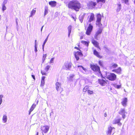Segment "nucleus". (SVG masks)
I'll use <instances>...</instances> for the list:
<instances>
[{
    "label": "nucleus",
    "instance_id": "e433bc0d",
    "mask_svg": "<svg viewBox=\"0 0 135 135\" xmlns=\"http://www.w3.org/2000/svg\"><path fill=\"white\" fill-rule=\"evenodd\" d=\"M88 93L89 94H91L93 93V91L91 90H88Z\"/></svg>",
    "mask_w": 135,
    "mask_h": 135
},
{
    "label": "nucleus",
    "instance_id": "8fccbe9b",
    "mask_svg": "<svg viewBox=\"0 0 135 135\" xmlns=\"http://www.w3.org/2000/svg\"><path fill=\"white\" fill-rule=\"evenodd\" d=\"M77 45L78 46V47L80 49V43H79L77 44Z\"/></svg>",
    "mask_w": 135,
    "mask_h": 135
},
{
    "label": "nucleus",
    "instance_id": "1a4fd4ad",
    "mask_svg": "<svg viewBox=\"0 0 135 135\" xmlns=\"http://www.w3.org/2000/svg\"><path fill=\"white\" fill-rule=\"evenodd\" d=\"M56 88L57 91L61 93L63 91L62 88L61 87V84L59 82H57L55 84Z\"/></svg>",
    "mask_w": 135,
    "mask_h": 135
},
{
    "label": "nucleus",
    "instance_id": "6e6d98bb",
    "mask_svg": "<svg viewBox=\"0 0 135 135\" xmlns=\"http://www.w3.org/2000/svg\"><path fill=\"white\" fill-rule=\"evenodd\" d=\"M43 26H42V27L41 28V31H42V28H43Z\"/></svg>",
    "mask_w": 135,
    "mask_h": 135
},
{
    "label": "nucleus",
    "instance_id": "c85d7f7f",
    "mask_svg": "<svg viewBox=\"0 0 135 135\" xmlns=\"http://www.w3.org/2000/svg\"><path fill=\"white\" fill-rule=\"evenodd\" d=\"M89 90V87L87 86H85L83 88V91L84 92L88 91Z\"/></svg>",
    "mask_w": 135,
    "mask_h": 135
},
{
    "label": "nucleus",
    "instance_id": "052dcab7",
    "mask_svg": "<svg viewBox=\"0 0 135 135\" xmlns=\"http://www.w3.org/2000/svg\"><path fill=\"white\" fill-rule=\"evenodd\" d=\"M134 12H135V10H134Z\"/></svg>",
    "mask_w": 135,
    "mask_h": 135
},
{
    "label": "nucleus",
    "instance_id": "473e14b6",
    "mask_svg": "<svg viewBox=\"0 0 135 135\" xmlns=\"http://www.w3.org/2000/svg\"><path fill=\"white\" fill-rule=\"evenodd\" d=\"M117 5L118 6V7L117 9V11H119L121 9V4H118Z\"/></svg>",
    "mask_w": 135,
    "mask_h": 135
},
{
    "label": "nucleus",
    "instance_id": "37998d69",
    "mask_svg": "<svg viewBox=\"0 0 135 135\" xmlns=\"http://www.w3.org/2000/svg\"><path fill=\"white\" fill-rule=\"evenodd\" d=\"M74 48L76 49L77 50H78L79 51H81L80 49V48L78 47H74Z\"/></svg>",
    "mask_w": 135,
    "mask_h": 135
},
{
    "label": "nucleus",
    "instance_id": "a211bd4d",
    "mask_svg": "<svg viewBox=\"0 0 135 135\" xmlns=\"http://www.w3.org/2000/svg\"><path fill=\"white\" fill-rule=\"evenodd\" d=\"M38 101L37 100V103H36V104H33L32 105V106H31V107L30 108V109L29 112V114H30L31 112H32L33 110V109H34V108H35V107L36 106V105H37L38 104Z\"/></svg>",
    "mask_w": 135,
    "mask_h": 135
},
{
    "label": "nucleus",
    "instance_id": "09e8293b",
    "mask_svg": "<svg viewBox=\"0 0 135 135\" xmlns=\"http://www.w3.org/2000/svg\"><path fill=\"white\" fill-rule=\"evenodd\" d=\"M107 114L106 113H105L104 114V116L105 117H106L107 116Z\"/></svg>",
    "mask_w": 135,
    "mask_h": 135
},
{
    "label": "nucleus",
    "instance_id": "a19ab883",
    "mask_svg": "<svg viewBox=\"0 0 135 135\" xmlns=\"http://www.w3.org/2000/svg\"><path fill=\"white\" fill-rule=\"evenodd\" d=\"M46 54L44 55L43 56V59L44 60H45L46 58Z\"/></svg>",
    "mask_w": 135,
    "mask_h": 135
},
{
    "label": "nucleus",
    "instance_id": "2f4dec72",
    "mask_svg": "<svg viewBox=\"0 0 135 135\" xmlns=\"http://www.w3.org/2000/svg\"><path fill=\"white\" fill-rule=\"evenodd\" d=\"M98 64L99 65L103 67V62L101 60H99L98 61Z\"/></svg>",
    "mask_w": 135,
    "mask_h": 135
},
{
    "label": "nucleus",
    "instance_id": "dca6fc26",
    "mask_svg": "<svg viewBox=\"0 0 135 135\" xmlns=\"http://www.w3.org/2000/svg\"><path fill=\"white\" fill-rule=\"evenodd\" d=\"M91 43L95 47L98 48L100 50H101L100 48L99 45V44L96 41L92 40Z\"/></svg>",
    "mask_w": 135,
    "mask_h": 135
},
{
    "label": "nucleus",
    "instance_id": "5fc2aeb1",
    "mask_svg": "<svg viewBox=\"0 0 135 135\" xmlns=\"http://www.w3.org/2000/svg\"><path fill=\"white\" fill-rule=\"evenodd\" d=\"M101 6H102V5L101 4L100 5V7H97V8H100V7H101Z\"/></svg>",
    "mask_w": 135,
    "mask_h": 135
},
{
    "label": "nucleus",
    "instance_id": "f257e3e1",
    "mask_svg": "<svg viewBox=\"0 0 135 135\" xmlns=\"http://www.w3.org/2000/svg\"><path fill=\"white\" fill-rule=\"evenodd\" d=\"M68 8L78 11L81 7V4L78 1L73 0L70 1L68 4Z\"/></svg>",
    "mask_w": 135,
    "mask_h": 135
},
{
    "label": "nucleus",
    "instance_id": "20e7f679",
    "mask_svg": "<svg viewBox=\"0 0 135 135\" xmlns=\"http://www.w3.org/2000/svg\"><path fill=\"white\" fill-rule=\"evenodd\" d=\"M93 26L91 23L89 24L85 32V34L88 35H90L92 31Z\"/></svg>",
    "mask_w": 135,
    "mask_h": 135
},
{
    "label": "nucleus",
    "instance_id": "f704fd0d",
    "mask_svg": "<svg viewBox=\"0 0 135 135\" xmlns=\"http://www.w3.org/2000/svg\"><path fill=\"white\" fill-rule=\"evenodd\" d=\"M48 13V10H47V7H46L45 8V11L44 13V15H45L47 13Z\"/></svg>",
    "mask_w": 135,
    "mask_h": 135
},
{
    "label": "nucleus",
    "instance_id": "9b49d317",
    "mask_svg": "<svg viewBox=\"0 0 135 135\" xmlns=\"http://www.w3.org/2000/svg\"><path fill=\"white\" fill-rule=\"evenodd\" d=\"M51 66L50 65H47L44 69L45 70H41V73L42 75H46V72H47L50 69Z\"/></svg>",
    "mask_w": 135,
    "mask_h": 135
},
{
    "label": "nucleus",
    "instance_id": "412c9836",
    "mask_svg": "<svg viewBox=\"0 0 135 135\" xmlns=\"http://www.w3.org/2000/svg\"><path fill=\"white\" fill-rule=\"evenodd\" d=\"M49 4L52 7H54L56 6V2L55 1H51L49 2Z\"/></svg>",
    "mask_w": 135,
    "mask_h": 135
},
{
    "label": "nucleus",
    "instance_id": "3c124183",
    "mask_svg": "<svg viewBox=\"0 0 135 135\" xmlns=\"http://www.w3.org/2000/svg\"><path fill=\"white\" fill-rule=\"evenodd\" d=\"M72 18L74 20V21H76V18L74 17H72Z\"/></svg>",
    "mask_w": 135,
    "mask_h": 135
},
{
    "label": "nucleus",
    "instance_id": "0eeeda50",
    "mask_svg": "<svg viewBox=\"0 0 135 135\" xmlns=\"http://www.w3.org/2000/svg\"><path fill=\"white\" fill-rule=\"evenodd\" d=\"M107 78L111 81H114L116 79V75L114 73H110L108 75Z\"/></svg>",
    "mask_w": 135,
    "mask_h": 135
},
{
    "label": "nucleus",
    "instance_id": "7c9ffc66",
    "mask_svg": "<svg viewBox=\"0 0 135 135\" xmlns=\"http://www.w3.org/2000/svg\"><path fill=\"white\" fill-rule=\"evenodd\" d=\"M105 2V0H97V3L100 2L103 3H104Z\"/></svg>",
    "mask_w": 135,
    "mask_h": 135
},
{
    "label": "nucleus",
    "instance_id": "4468645a",
    "mask_svg": "<svg viewBox=\"0 0 135 135\" xmlns=\"http://www.w3.org/2000/svg\"><path fill=\"white\" fill-rule=\"evenodd\" d=\"M72 65L71 62H66L64 64V66L67 70H69L71 67Z\"/></svg>",
    "mask_w": 135,
    "mask_h": 135
},
{
    "label": "nucleus",
    "instance_id": "bb28decb",
    "mask_svg": "<svg viewBox=\"0 0 135 135\" xmlns=\"http://www.w3.org/2000/svg\"><path fill=\"white\" fill-rule=\"evenodd\" d=\"M84 18V15H80L79 17V19L81 23H82L83 21Z\"/></svg>",
    "mask_w": 135,
    "mask_h": 135
},
{
    "label": "nucleus",
    "instance_id": "39448f33",
    "mask_svg": "<svg viewBox=\"0 0 135 135\" xmlns=\"http://www.w3.org/2000/svg\"><path fill=\"white\" fill-rule=\"evenodd\" d=\"M121 120V118L120 117L117 116L113 121V124H117L118 125L121 126L122 124V123L120 122Z\"/></svg>",
    "mask_w": 135,
    "mask_h": 135
},
{
    "label": "nucleus",
    "instance_id": "f3484780",
    "mask_svg": "<svg viewBox=\"0 0 135 135\" xmlns=\"http://www.w3.org/2000/svg\"><path fill=\"white\" fill-rule=\"evenodd\" d=\"M127 98H123L121 102V104L122 105L125 107L127 106Z\"/></svg>",
    "mask_w": 135,
    "mask_h": 135
},
{
    "label": "nucleus",
    "instance_id": "49530a36",
    "mask_svg": "<svg viewBox=\"0 0 135 135\" xmlns=\"http://www.w3.org/2000/svg\"><path fill=\"white\" fill-rule=\"evenodd\" d=\"M78 67H80V68H82L84 70H85V69L82 66H80V65H79V66H78Z\"/></svg>",
    "mask_w": 135,
    "mask_h": 135
},
{
    "label": "nucleus",
    "instance_id": "c9c22d12",
    "mask_svg": "<svg viewBox=\"0 0 135 135\" xmlns=\"http://www.w3.org/2000/svg\"><path fill=\"white\" fill-rule=\"evenodd\" d=\"M6 8L5 5V3L4 4H3V5L2 7V10L3 11H4V10H6Z\"/></svg>",
    "mask_w": 135,
    "mask_h": 135
},
{
    "label": "nucleus",
    "instance_id": "9d476101",
    "mask_svg": "<svg viewBox=\"0 0 135 135\" xmlns=\"http://www.w3.org/2000/svg\"><path fill=\"white\" fill-rule=\"evenodd\" d=\"M87 19L88 22L89 23L94 21L95 19L94 13H90V15L88 16Z\"/></svg>",
    "mask_w": 135,
    "mask_h": 135
},
{
    "label": "nucleus",
    "instance_id": "a878e982",
    "mask_svg": "<svg viewBox=\"0 0 135 135\" xmlns=\"http://www.w3.org/2000/svg\"><path fill=\"white\" fill-rule=\"evenodd\" d=\"M72 28V26L71 25L69 26L68 27V35L69 36L71 33Z\"/></svg>",
    "mask_w": 135,
    "mask_h": 135
},
{
    "label": "nucleus",
    "instance_id": "b1692460",
    "mask_svg": "<svg viewBox=\"0 0 135 135\" xmlns=\"http://www.w3.org/2000/svg\"><path fill=\"white\" fill-rule=\"evenodd\" d=\"M81 42L83 44H84V45L86 46L87 47H88L89 42V41H86L83 40L81 41Z\"/></svg>",
    "mask_w": 135,
    "mask_h": 135
},
{
    "label": "nucleus",
    "instance_id": "aec40b11",
    "mask_svg": "<svg viewBox=\"0 0 135 135\" xmlns=\"http://www.w3.org/2000/svg\"><path fill=\"white\" fill-rule=\"evenodd\" d=\"M103 30L102 28H100L96 32L95 35L97 37L99 34H101Z\"/></svg>",
    "mask_w": 135,
    "mask_h": 135
},
{
    "label": "nucleus",
    "instance_id": "c756f323",
    "mask_svg": "<svg viewBox=\"0 0 135 135\" xmlns=\"http://www.w3.org/2000/svg\"><path fill=\"white\" fill-rule=\"evenodd\" d=\"M2 120L5 123L6 122L7 120V117L6 115H4L3 116L2 118Z\"/></svg>",
    "mask_w": 135,
    "mask_h": 135
},
{
    "label": "nucleus",
    "instance_id": "ea45409f",
    "mask_svg": "<svg viewBox=\"0 0 135 135\" xmlns=\"http://www.w3.org/2000/svg\"><path fill=\"white\" fill-rule=\"evenodd\" d=\"M74 76V75L73 74H72V75H71L69 77V79H70V80H71L73 78V77Z\"/></svg>",
    "mask_w": 135,
    "mask_h": 135
},
{
    "label": "nucleus",
    "instance_id": "13d9d810",
    "mask_svg": "<svg viewBox=\"0 0 135 135\" xmlns=\"http://www.w3.org/2000/svg\"><path fill=\"white\" fill-rule=\"evenodd\" d=\"M35 41V44H36V40Z\"/></svg>",
    "mask_w": 135,
    "mask_h": 135
},
{
    "label": "nucleus",
    "instance_id": "603ef678",
    "mask_svg": "<svg viewBox=\"0 0 135 135\" xmlns=\"http://www.w3.org/2000/svg\"><path fill=\"white\" fill-rule=\"evenodd\" d=\"M83 38V37L82 36H81L80 37V39H82Z\"/></svg>",
    "mask_w": 135,
    "mask_h": 135
},
{
    "label": "nucleus",
    "instance_id": "6ab92c4d",
    "mask_svg": "<svg viewBox=\"0 0 135 135\" xmlns=\"http://www.w3.org/2000/svg\"><path fill=\"white\" fill-rule=\"evenodd\" d=\"M112 71L113 72H115L118 74H120L121 73V68L119 67L117 69L113 70Z\"/></svg>",
    "mask_w": 135,
    "mask_h": 135
},
{
    "label": "nucleus",
    "instance_id": "4c0bfd02",
    "mask_svg": "<svg viewBox=\"0 0 135 135\" xmlns=\"http://www.w3.org/2000/svg\"><path fill=\"white\" fill-rule=\"evenodd\" d=\"M3 97V95H0V105L1 104L2 102V98Z\"/></svg>",
    "mask_w": 135,
    "mask_h": 135
},
{
    "label": "nucleus",
    "instance_id": "c03bdc74",
    "mask_svg": "<svg viewBox=\"0 0 135 135\" xmlns=\"http://www.w3.org/2000/svg\"><path fill=\"white\" fill-rule=\"evenodd\" d=\"M123 0L124 1V3L126 4L128 3V0Z\"/></svg>",
    "mask_w": 135,
    "mask_h": 135
},
{
    "label": "nucleus",
    "instance_id": "2eb2a0df",
    "mask_svg": "<svg viewBox=\"0 0 135 135\" xmlns=\"http://www.w3.org/2000/svg\"><path fill=\"white\" fill-rule=\"evenodd\" d=\"M93 54L96 57L100 59H102L103 56L101 55L99 52H98L96 50H94L93 51Z\"/></svg>",
    "mask_w": 135,
    "mask_h": 135
},
{
    "label": "nucleus",
    "instance_id": "58836bf2",
    "mask_svg": "<svg viewBox=\"0 0 135 135\" xmlns=\"http://www.w3.org/2000/svg\"><path fill=\"white\" fill-rule=\"evenodd\" d=\"M54 57L51 58L50 61V62H49L50 63H50H53L54 62Z\"/></svg>",
    "mask_w": 135,
    "mask_h": 135
},
{
    "label": "nucleus",
    "instance_id": "cd10ccee",
    "mask_svg": "<svg viewBox=\"0 0 135 135\" xmlns=\"http://www.w3.org/2000/svg\"><path fill=\"white\" fill-rule=\"evenodd\" d=\"M118 66V65L116 64H113L110 66V68L111 69H113L116 68Z\"/></svg>",
    "mask_w": 135,
    "mask_h": 135
},
{
    "label": "nucleus",
    "instance_id": "864d4df0",
    "mask_svg": "<svg viewBox=\"0 0 135 135\" xmlns=\"http://www.w3.org/2000/svg\"><path fill=\"white\" fill-rule=\"evenodd\" d=\"M38 132H37L36 133V135H38Z\"/></svg>",
    "mask_w": 135,
    "mask_h": 135
},
{
    "label": "nucleus",
    "instance_id": "f03ea898",
    "mask_svg": "<svg viewBox=\"0 0 135 135\" xmlns=\"http://www.w3.org/2000/svg\"><path fill=\"white\" fill-rule=\"evenodd\" d=\"M90 66L91 69L94 72L100 74L101 75H102L101 73L100 67L97 64H90Z\"/></svg>",
    "mask_w": 135,
    "mask_h": 135
},
{
    "label": "nucleus",
    "instance_id": "423d86ee",
    "mask_svg": "<svg viewBox=\"0 0 135 135\" xmlns=\"http://www.w3.org/2000/svg\"><path fill=\"white\" fill-rule=\"evenodd\" d=\"M49 127L47 125H45L44 126H42L41 128V132L43 135L44 133H46L49 131Z\"/></svg>",
    "mask_w": 135,
    "mask_h": 135
},
{
    "label": "nucleus",
    "instance_id": "5701e85b",
    "mask_svg": "<svg viewBox=\"0 0 135 135\" xmlns=\"http://www.w3.org/2000/svg\"><path fill=\"white\" fill-rule=\"evenodd\" d=\"M45 76H42L41 78V86H44L45 83Z\"/></svg>",
    "mask_w": 135,
    "mask_h": 135
},
{
    "label": "nucleus",
    "instance_id": "de8ad7c7",
    "mask_svg": "<svg viewBox=\"0 0 135 135\" xmlns=\"http://www.w3.org/2000/svg\"><path fill=\"white\" fill-rule=\"evenodd\" d=\"M31 76H32V78H33V79L34 80H35V76L33 75H31Z\"/></svg>",
    "mask_w": 135,
    "mask_h": 135
},
{
    "label": "nucleus",
    "instance_id": "f8f14e48",
    "mask_svg": "<svg viewBox=\"0 0 135 135\" xmlns=\"http://www.w3.org/2000/svg\"><path fill=\"white\" fill-rule=\"evenodd\" d=\"M107 80H104L103 79H98V83L102 86L106 85L107 84Z\"/></svg>",
    "mask_w": 135,
    "mask_h": 135
},
{
    "label": "nucleus",
    "instance_id": "ddd939ff",
    "mask_svg": "<svg viewBox=\"0 0 135 135\" xmlns=\"http://www.w3.org/2000/svg\"><path fill=\"white\" fill-rule=\"evenodd\" d=\"M125 110L124 108H121L118 112V113L121 115H122V118L124 119L126 117V115L125 114Z\"/></svg>",
    "mask_w": 135,
    "mask_h": 135
},
{
    "label": "nucleus",
    "instance_id": "4d7b16f0",
    "mask_svg": "<svg viewBox=\"0 0 135 135\" xmlns=\"http://www.w3.org/2000/svg\"><path fill=\"white\" fill-rule=\"evenodd\" d=\"M1 15H0V20H1Z\"/></svg>",
    "mask_w": 135,
    "mask_h": 135
},
{
    "label": "nucleus",
    "instance_id": "72a5a7b5",
    "mask_svg": "<svg viewBox=\"0 0 135 135\" xmlns=\"http://www.w3.org/2000/svg\"><path fill=\"white\" fill-rule=\"evenodd\" d=\"M47 39H48V37H47V38H46V39H45V40L44 41V42L43 45H42V47H43V48H44V45H45L46 43V42L47 41Z\"/></svg>",
    "mask_w": 135,
    "mask_h": 135
},
{
    "label": "nucleus",
    "instance_id": "393cba45",
    "mask_svg": "<svg viewBox=\"0 0 135 135\" xmlns=\"http://www.w3.org/2000/svg\"><path fill=\"white\" fill-rule=\"evenodd\" d=\"M36 11V8L33 9L31 12V15L30 17H31L33 16L35 13Z\"/></svg>",
    "mask_w": 135,
    "mask_h": 135
},
{
    "label": "nucleus",
    "instance_id": "79ce46f5",
    "mask_svg": "<svg viewBox=\"0 0 135 135\" xmlns=\"http://www.w3.org/2000/svg\"><path fill=\"white\" fill-rule=\"evenodd\" d=\"M115 87L117 89H119L121 88V85H117L116 86H115Z\"/></svg>",
    "mask_w": 135,
    "mask_h": 135
},
{
    "label": "nucleus",
    "instance_id": "7ed1b4c3",
    "mask_svg": "<svg viewBox=\"0 0 135 135\" xmlns=\"http://www.w3.org/2000/svg\"><path fill=\"white\" fill-rule=\"evenodd\" d=\"M102 20V17L101 15L99 13L97 15V20L96 21V24L98 26L101 27L102 26V25L101 24V21Z\"/></svg>",
    "mask_w": 135,
    "mask_h": 135
},
{
    "label": "nucleus",
    "instance_id": "4be33fe9",
    "mask_svg": "<svg viewBox=\"0 0 135 135\" xmlns=\"http://www.w3.org/2000/svg\"><path fill=\"white\" fill-rule=\"evenodd\" d=\"M89 4L90 6L93 8H94L97 5V3L96 2L91 1L90 2Z\"/></svg>",
    "mask_w": 135,
    "mask_h": 135
},
{
    "label": "nucleus",
    "instance_id": "a18cd8bd",
    "mask_svg": "<svg viewBox=\"0 0 135 135\" xmlns=\"http://www.w3.org/2000/svg\"><path fill=\"white\" fill-rule=\"evenodd\" d=\"M36 46V44H35V51L36 52H37V49Z\"/></svg>",
    "mask_w": 135,
    "mask_h": 135
},
{
    "label": "nucleus",
    "instance_id": "bf43d9fd",
    "mask_svg": "<svg viewBox=\"0 0 135 135\" xmlns=\"http://www.w3.org/2000/svg\"><path fill=\"white\" fill-rule=\"evenodd\" d=\"M110 90H112V89H111V88L110 89Z\"/></svg>",
    "mask_w": 135,
    "mask_h": 135
},
{
    "label": "nucleus",
    "instance_id": "6e6552de",
    "mask_svg": "<svg viewBox=\"0 0 135 135\" xmlns=\"http://www.w3.org/2000/svg\"><path fill=\"white\" fill-rule=\"evenodd\" d=\"M74 55L76 60L78 61L79 59V57H82L83 56V54L81 51H77L75 52Z\"/></svg>",
    "mask_w": 135,
    "mask_h": 135
}]
</instances>
